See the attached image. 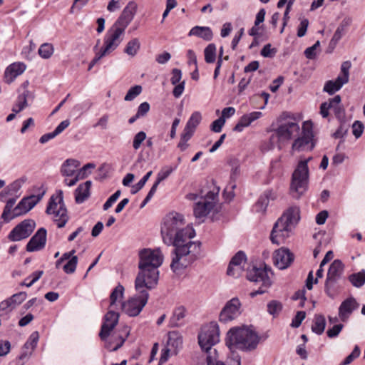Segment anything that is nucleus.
I'll use <instances>...</instances> for the list:
<instances>
[{
    "mask_svg": "<svg viewBox=\"0 0 365 365\" xmlns=\"http://www.w3.org/2000/svg\"><path fill=\"white\" fill-rule=\"evenodd\" d=\"M361 351L359 346L356 345L352 351V352L347 356L344 360L340 363V365H348L350 364L355 359L358 358L360 356Z\"/></svg>",
    "mask_w": 365,
    "mask_h": 365,
    "instance_id": "5fc2aeb1",
    "label": "nucleus"
},
{
    "mask_svg": "<svg viewBox=\"0 0 365 365\" xmlns=\"http://www.w3.org/2000/svg\"><path fill=\"white\" fill-rule=\"evenodd\" d=\"M78 264L77 256H73L68 262L63 265V269L67 274H72L76 271Z\"/></svg>",
    "mask_w": 365,
    "mask_h": 365,
    "instance_id": "09e8293b",
    "label": "nucleus"
},
{
    "mask_svg": "<svg viewBox=\"0 0 365 365\" xmlns=\"http://www.w3.org/2000/svg\"><path fill=\"white\" fill-rule=\"evenodd\" d=\"M142 92L141 86H135L131 87L127 92L124 100L126 101H131L134 98H135L138 96H139Z\"/></svg>",
    "mask_w": 365,
    "mask_h": 365,
    "instance_id": "3c124183",
    "label": "nucleus"
},
{
    "mask_svg": "<svg viewBox=\"0 0 365 365\" xmlns=\"http://www.w3.org/2000/svg\"><path fill=\"white\" fill-rule=\"evenodd\" d=\"M130 334V329L128 327H124L120 331H115L112 336V341L106 344V347L111 351H114L120 348Z\"/></svg>",
    "mask_w": 365,
    "mask_h": 365,
    "instance_id": "4be33fe9",
    "label": "nucleus"
},
{
    "mask_svg": "<svg viewBox=\"0 0 365 365\" xmlns=\"http://www.w3.org/2000/svg\"><path fill=\"white\" fill-rule=\"evenodd\" d=\"M245 263V254L242 251H239L232 258L227 270V274L230 276L238 277L242 273Z\"/></svg>",
    "mask_w": 365,
    "mask_h": 365,
    "instance_id": "a211bd4d",
    "label": "nucleus"
},
{
    "mask_svg": "<svg viewBox=\"0 0 365 365\" xmlns=\"http://www.w3.org/2000/svg\"><path fill=\"white\" fill-rule=\"evenodd\" d=\"M306 317V313L304 311H299L297 312V314L293 318L291 326L294 328H298L302 321Z\"/></svg>",
    "mask_w": 365,
    "mask_h": 365,
    "instance_id": "0e129e2a",
    "label": "nucleus"
},
{
    "mask_svg": "<svg viewBox=\"0 0 365 365\" xmlns=\"http://www.w3.org/2000/svg\"><path fill=\"white\" fill-rule=\"evenodd\" d=\"M182 346V336L177 331L169 332L166 347L171 350V354H177Z\"/></svg>",
    "mask_w": 365,
    "mask_h": 365,
    "instance_id": "a878e982",
    "label": "nucleus"
},
{
    "mask_svg": "<svg viewBox=\"0 0 365 365\" xmlns=\"http://www.w3.org/2000/svg\"><path fill=\"white\" fill-rule=\"evenodd\" d=\"M124 290V287L121 284H118L114 288L110 295V307H114L118 302L122 299Z\"/></svg>",
    "mask_w": 365,
    "mask_h": 365,
    "instance_id": "ea45409f",
    "label": "nucleus"
},
{
    "mask_svg": "<svg viewBox=\"0 0 365 365\" xmlns=\"http://www.w3.org/2000/svg\"><path fill=\"white\" fill-rule=\"evenodd\" d=\"M45 191L37 195L25 197L13 210V217H18L30 211L43 197Z\"/></svg>",
    "mask_w": 365,
    "mask_h": 365,
    "instance_id": "dca6fc26",
    "label": "nucleus"
},
{
    "mask_svg": "<svg viewBox=\"0 0 365 365\" xmlns=\"http://www.w3.org/2000/svg\"><path fill=\"white\" fill-rule=\"evenodd\" d=\"M269 273L272 274L271 269L266 264H264L263 267H253L252 269L247 272V278L248 280L255 283H261V287L257 291L250 293L252 297L265 293L271 286L272 282L269 275Z\"/></svg>",
    "mask_w": 365,
    "mask_h": 365,
    "instance_id": "9d476101",
    "label": "nucleus"
},
{
    "mask_svg": "<svg viewBox=\"0 0 365 365\" xmlns=\"http://www.w3.org/2000/svg\"><path fill=\"white\" fill-rule=\"evenodd\" d=\"M146 139V133L144 131L137 133L133 138V147L135 150H138L142 143Z\"/></svg>",
    "mask_w": 365,
    "mask_h": 365,
    "instance_id": "4d7b16f0",
    "label": "nucleus"
},
{
    "mask_svg": "<svg viewBox=\"0 0 365 365\" xmlns=\"http://www.w3.org/2000/svg\"><path fill=\"white\" fill-rule=\"evenodd\" d=\"M161 235L163 242L168 245H173L171 269L176 274L196 260L200 252L201 243L192 242L195 236V230L185 226L184 217L178 212L168 214L161 226Z\"/></svg>",
    "mask_w": 365,
    "mask_h": 365,
    "instance_id": "f257e3e1",
    "label": "nucleus"
},
{
    "mask_svg": "<svg viewBox=\"0 0 365 365\" xmlns=\"http://www.w3.org/2000/svg\"><path fill=\"white\" fill-rule=\"evenodd\" d=\"M95 165L93 163H87L82 168L78 170H76L75 176L78 179V180H83L88 176L90 172H88V169L94 168Z\"/></svg>",
    "mask_w": 365,
    "mask_h": 365,
    "instance_id": "603ef678",
    "label": "nucleus"
},
{
    "mask_svg": "<svg viewBox=\"0 0 365 365\" xmlns=\"http://www.w3.org/2000/svg\"><path fill=\"white\" fill-rule=\"evenodd\" d=\"M241 303L238 298L234 297L228 301L220 312L219 319L224 323L232 321L240 316Z\"/></svg>",
    "mask_w": 365,
    "mask_h": 365,
    "instance_id": "2eb2a0df",
    "label": "nucleus"
},
{
    "mask_svg": "<svg viewBox=\"0 0 365 365\" xmlns=\"http://www.w3.org/2000/svg\"><path fill=\"white\" fill-rule=\"evenodd\" d=\"M185 317V309L184 307H178L175 309L173 316L170 319L171 327H179L184 322Z\"/></svg>",
    "mask_w": 365,
    "mask_h": 365,
    "instance_id": "72a5a7b5",
    "label": "nucleus"
},
{
    "mask_svg": "<svg viewBox=\"0 0 365 365\" xmlns=\"http://www.w3.org/2000/svg\"><path fill=\"white\" fill-rule=\"evenodd\" d=\"M275 198L276 195L272 190L265 191L255 204L256 211L259 212H265L269 205V200H274Z\"/></svg>",
    "mask_w": 365,
    "mask_h": 365,
    "instance_id": "cd10ccee",
    "label": "nucleus"
},
{
    "mask_svg": "<svg viewBox=\"0 0 365 365\" xmlns=\"http://www.w3.org/2000/svg\"><path fill=\"white\" fill-rule=\"evenodd\" d=\"M300 220V210L297 206L289 207L274 223L270 240L277 245L284 242L293 233Z\"/></svg>",
    "mask_w": 365,
    "mask_h": 365,
    "instance_id": "20e7f679",
    "label": "nucleus"
},
{
    "mask_svg": "<svg viewBox=\"0 0 365 365\" xmlns=\"http://www.w3.org/2000/svg\"><path fill=\"white\" fill-rule=\"evenodd\" d=\"M119 315L117 312L110 310L104 317V322L101 326L99 336L103 341H106L110 332L118 322Z\"/></svg>",
    "mask_w": 365,
    "mask_h": 365,
    "instance_id": "f3484780",
    "label": "nucleus"
},
{
    "mask_svg": "<svg viewBox=\"0 0 365 365\" xmlns=\"http://www.w3.org/2000/svg\"><path fill=\"white\" fill-rule=\"evenodd\" d=\"M282 309V304L277 300H272L267 304V312L274 317L278 316Z\"/></svg>",
    "mask_w": 365,
    "mask_h": 365,
    "instance_id": "49530a36",
    "label": "nucleus"
},
{
    "mask_svg": "<svg viewBox=\"0 0 365 365\" xmlns=\"http://www.w3.org/2000/svg\"><path fill=\"white\" fill-rule=\"evenodd\" d=\"M27 297V294L25 292H20L11 296L9 300L12 302L14 307L16 305L21 304Z\"/></svg>",
    "mask_w": 365,
    "mask_h": 365,
    "instance_id": "6e6d98bb",
    "label": "nucleus"
},
{
    "mask_svg": "<svg viewBox=\"0 0 365 365\" xmlns=\"http://www.w3.org/2000/svg\"><path fill=\"white\" fill-rule=\"evenodd\" d=\"M326 327L325 318L323 315H315L314 322L312 326V330L317 334H322Z\"/></svg>",
    "mask_w": 365,
    "mask_h": 365,
    "instance_id": "4c0bfd02",
    "label": "nucleus"
},
{
    "mask_svg": "<svg viewBox=\"0 0 365 365\" xmlns=\"http://www.w3.org/2000/svg\"><path fill=\"white\" fill-rule=\"evenodd\" d=\"M26 180L27 178L25 176L14 180L7 187V194L10 195H16Z\"/></svg>",
    "mask_w": 365,
    "mask_h": 365,
    "instance_id": "79ce46f5",
    "label": "nucleus"
},
{
    "mask_svg": "<svg viewBox=\"0 0 365 365\" xmlns=\"http://www.w3.org/2000/svg\"><path fill=\"white\" fill-rule=\"evenodd\" d=\"M312 124L311 122H304L302 126V135L298 137L292 144L294 150H312L314 148L313 141Z\"/></svg>",
    "mask_w": 365,
    "mask_h": 365,
    "instance_id": "f8f14e48",
    "label": "nucleus"
},
{
    "mask_svg": "<svg viewBox=\"0 0 365 365\" xmlns=\"http://www.w3.org/2000/svg\"><path fill=\"white\" fill-rule=\"evenodd\" d=\"M46 212L52 215L53 220L57 222L59 228L63 227L68 220L67 210L63 202V191L59 190L49 199Z\"/></svg>",
    "mask_w": 365,
    "mask_h": 365,
    "instance_id": "6e6552de",
    "label": "nucleus"
},
{
    "mask_svg": "<svg viewBox=\"0 0 365 365\" xmlns=\"http://www.w3.org/2000/svg\"><path fill=\"white\" fill-rule=\"evenodd\" d=\"M202 120V115L199 111H195L188 119L182 132L193 135L196 128Z\"/></svg>",
    "mask_w": 365,
    "mask_h": 365,
    "instance_id": "c756f323",
    "label": "nucleus"
},
{
    "mask_svg": "<svg viewBox=\"0 0 365 365\" xmlns=\"http://www.w3.org/2000/svg\"><path fill=\"white\" fill-rule=\"evenodd\" d=\"M300 127L294 120H284L274 130L269 137V145L265 149L272 150L277 147L281 150L292 138L298 137Z\"/></svg>",
    "mask_w": 365,
    "mask_h": 365,
    "instance_id": "423d86ee",
    "label": "nucleus"
},
{
    "mask_svg": "<svg viewBox=\"0 0 365 365\" xmlns=\"http://www.w3.org/2000/svg\"><path fill=\"white\" fill-rule=\"evenodd\" d=\"M14 210V206L10 205L6 202V204L4 207V211L1 214V219L4 220V221L8 222L11 220L14 219L15 217H13L12 215H10L11 211Z\"/></svg>",
    "mask_w": 365,
    "mask_h": 365,
    "instance_id": "680f3d73",
    "label": "nucleus"
},
{
    "mask_svg": "<svg viewBox=\"0 0 365 365\" xmlns=\"http://www.w3.org/2000/svg\"><path fill=\"white\" fill-rule=\"evenodd\" d=\"M352 19L350 17H345L340 23L336 30L335 31L331 43L336 44L343 36L346 33L348 27L351 25Z\"/></svg>",
    "mask_w": 365,
    "mask_h": 365,
    "instance_id": "c85d7f7f",
    "label": "nucleus"
},
{
    "mask_svg": "<svg viewBox=\"0 0 365 365\" xmlns=\"http://www.w3.org/2000/svg\"><path fill=\"white\" fill-rule=\"evenodd\" d=\"M192 135H190L186 133L182 132L180 135V142L178 144V148H180L181 151H185L189 146L187 141L192 138Z\"/></svg>",
    "mask_w": 365,
    "mask_h": 365,
    "instance_id": "bf43d9fd",
    "label": "nucleus"
},
{
    "mask_svg": "<svg viewBox=\"0 0 365 365\" xmlns=\"http://www.w3.org/2000/svg\"><path fill=\"white\" fill-rule=\"evenodd\" d=\"M152 173H153L152 171L148 172L138 183H136L132 186V189H131L130 192L133 195L137 193L139 190H140L144 187L146 182L148 180V179L151 176Z\"/></svg>",
    "mask_w": 365,
    "mask_h": 365,
    "instance_id": "8fccbe9b",
    "label": "nucleus"
},
{
    "mask_svg": "<svg viewBox=\"0 0 365 365\" xmlns=\"http://www.w3.org/2000/svg\"><path fill=\"white\" fill-rule=\"evenodd\" d=\"M26 65L24 63L16 62L9 65L4 73L5 81L7 83H12L15 78L22 74L26 70Z\"/></svg>",
    "mask_w": 365,
    "mask_h": 365,
    "instance_id": "5701e85b",
    "label": "nucleus"
},
{
    "mask_svg": "<svg viewBox=\"0 0 365 365\" xmlns=\"http://www.w3.org/2000/svg\"><path fill=\"white\" fill-rule=\"evenodd\" d=\"M219 341L220 331L216 322H210L202 327L198 334V343L204 352L202 357L205 361L199 365H225L222 361L217 359V351L213 348ZM233 365H241L239 356L233 359Z\"/></svg>",
    "mask_w": 365,
    "mask_h": 365,
    "instance_id": "7ed1b4c3",
    "label": "nucleus"
},
{
    "mask_svg": "<svg viewBox=\"0 0 365 365\" xmlns=\"http://www.w3.org/2000/svg\"><path fill=\"white\" fill-rule=\"evenodd\" d=\"M350 282L356 287H361L365 283V270L351 274L349 277Z\"/></svg>",
    "mask_w": 365,
    "mask_h": 365,
    "instance_id": "37998d69",
    "label": "nucleus"
},
{
    "mask_svg": "<svg viewBox=\"0 0 365 365\" xmlns=\"http://www.w3.org/2000/svg\"><path fill=\"white\" fill-rule=\"evenodd\" d=\"M309 183V168L306 162H299L292 173L290 191L295 198L300 197L307 190Z\"/></svg>",
    "mask_w": 365,
    "mask_h": 365,
    "instance_id": "1a4fd4ad",
    "label": "nucleus"
},
{
    "mask_svg": "<svg viewBox=\"0 0 365 365\" xmlns=\"http://www.w3.org/2000/svg\"><path fill=\"white\" fill-rule=\"evenodd\" d=\"M188 36H195L209 41L212 39L213 34L211 29L208 26H196L191 29L189 31Z\"/></svg>",
    "mask_w": 365,
    "mask_h": 365,
    "instance_id": "7c9ffc66",
    "label": "nucleus"
},
{
    "mask_svg": "<svg viewBox=\"0 0 365 365\" xmlns=\"http://www.w3.org/2000/svg\"><path fill=\"white\" fill-rule=\"evenodd\" d=\"M29 93V91H25L18 96L16 103L12 108L14 113H18L27 106V97Z\"/></svg>",
    "mask_w": 365,
    "mask_h": 365,
    "instance_id": "58836bf2",
    "label": "nucleus"
},
{
    "mask_svg": "<svg viewBox=\"0 0 365 365\" xmlns=\"http://www.w3.org/2000/svg\"><path fill=\"white\" fill-rule=\"evenodd\" d=\"M262 115V113L260 111H255L243 115L234 127L233 130L242 132L244 128L249 126L252 122L261 118Z\"/></svg>",
    "mask_w": 365,
    "mask_h": 365,
    "instance_id": "393cba45",
    "label": "nucleus"
},
{
    "mask_svg": "<svg viewBox=\"0 0 365 365\" xmlns=\"http://www.w3.org/2000/svg\"><path fill=\"white\" fill-rule=\"evenodd\" d=\"M14 309L12 302L7 298L0 302V312H4L6 314L11 312Z\"/></svg>",
    "mask_w": 365,
    "mask_h": 365,
    "instance_id": "774afa93",
    "label": "nucleus"
},
{
    "mask_svg": "<svg viewBox=\"0 0 365 365\" xmlns=\"http://www.w3.org/2000/svg\"><path fill=\"white\" fill-rule=\"evenodd\" d=\"M319 45L320 43L317 41L312 46L306 48L304 51L305 56L309 59L314 58L317 56L316 49L319 46Z\"/></svg>",
    "mask_w": 365,
    "mask_h": 365,
    "instance_id": "338daca9",
    "label": "nucleus"
},
{
    "mask_svg": "<svg viewBox=\"0 0 365 365\" xmlns=\"http://www.w3.org/2000/svg\"><path fill=\"white\" fill-rule=\"evenodd\" d=\"M339 279L327 277L325 282L324 291L331 298H334L337 292V282Z\"/></svg>",
    "mask_w": 365,
    "mask_h": 365,
    "instance_id": "e433bc0d",
    "label": "nucleus"
},
{
    "mask_svg": "<svg viewBox=\"0 0 365 365\" xmlns=\"http://www.w3.org/2000/svg\"><path fill=\"white\" fill-rule=\"evenodd\" d=\"M216 46L210 43L204 50L205 61L207 63H212L216 60Z\"/></svg>",
    "mask_w": 365,
    "mask_h": 365,
    "instance_id": "c03bdc74",
    "label": "nucleus"
},
{
    "mask_svg": "<svg viewBox=\"0 0 365 365\" xmlns=\"http://www.w3.org/2000/svg\"><path fill=\"white\" fill-rule=\"evenodd\" d=\"M43 274V271L42 270L34 272L26 277L25 280L20 284V285L30 287L41 277Z\"/></svg>",
    "mask_w": 365,
    "mask_h": 365,
    "instance_id": "a18cd8bd",
    "label": "nucleus"
},
{
    "mask_svg": "<svg viewBox=\"0 0 365 365\" xmlns=\"http://www.w3.org/2000/svg\"><path fill=\"white\" fill-rule=\"evenodd\" d=\"M91 181L88 180L80 184L75 190V200L78 204L83 202L90 196V188L91 187Z\"/></svg>",
    "mask_w": 365,
    "mask_h": 365,
    "instance_id": "bb28decb",
    "label": "nucleus"
},
{
    "mask_svg": "<svg viewBox=\"0 0 365 365\" xmlns=\"http://www.w3.org/2000/svg\"><path fill=\"white\" fill-rule=\"evenodd\" d=\"M137 285V282L135 281L136 295L121 304L123 311L130 317L138 316L147 304L149 298L148 292L149 289L147 288V285L141 284L140 287Z\"/></svg>",
    "mask_w": 365,
    "mask_h": 365,
    "instance_id": "0eeeda50",
    "label": "nucleus"
},
{
    "mask_svg": "<svg viewBox=\"0 0 365 365\" xmlns=\"http://www.w3.org/2000/svg\"><path fill=\"white\" fill-rule=\"evenodd\" d=\"M139 272L135 278L138 287L140 284L147 285L148 289L156 287L159 279L158 268L163 262V255L160 249L144 248L138 253Z\"/></svg>",
    "mask_w": 365,
    "mask_h": 365,
    "instance_id": "f03ea898",
    "label": "nucleus"
},
{
    "mask_svg": "<svg viewBox=\"0 0 365 365\" xmlns=\"http://www.w3.org/2000/svg\"><path fill=\"white\" fill-rule=\"evenodd\" d=\"M36 223L33 220H24L18 224L8 235L9 240L16 242L27 238L35 229Z\"/></svg>",
    "mask_w": 365,
    "mask_h": 365,
    "instance_id": "4468645a",
    "label": "nucleus"
},
{
    "mask_svg": "<svg viewBox=\"0 0 365 365\" xmlns=\"http://www.w3.org/2000/svg\"><path fill=\"white\" fill-rule=\"evenodd\" d=\"M229 163H230V166L232 167L231 179H235L240 174L239 161L237 159L233 158L229 161Z\"/></svg>",
    "mask_w": 365,
    "mask_h": 365,
    "instance_id": "e2e57ef3",
    "label": "nucleus"
},
{
    "mask_svg": "<svg viewBox=\"0 0 365 365\" xmlns=\"http://www.w3.org/2000/svg\"><path fill=\"white\" fill-rule=\"evenodd\" d=\"M344 265L339 259H335L329 266L327 277L340 279L343 272Z\"/></svg>",
    "mask_w": 365,
    "mask_h": 365,
    "instance_id": "c9c22d12",
    "label": "nucleus"
},
{
    "mask_svg": "<svg viewBox=\"0 0 365 365\" xmlns=\"http://www.w3.org/2000/svg\"><path fill=\"white\" fill-rule=\"evenodd\" d=\"M137 8L138 5L134 1H129L114 24L125 29L133 19Z\"/></svg>",
    "mask_w": 365,
    "mask_h": 365,
    "instance_id": "6ab92c4d",
    "label": "nucleus"
},
{
    "mask_svg": "<svg viewBox=\"0 0 365 365\" xmlns=\"http://www.w3.org/2000/svg\"><path fill=\"white\" fill-rule=\"evenodd\" d=\"M39 335L38 331H34L28 339L27 341L25 343L24 348L26 349H31L29 353L27 352H23L21 356L20 359H24L26 356L31 354V351L36 348L38 341Z\"/></svg>",
    "mask_w": 365,
    "mask_h": 365,
    "instance_id": "f704fd0d",
    "label": "nucleus"
},
{
    "mask_svg": "<svg viewBox=\"0 0 365 365\" xmlns=\"http://www.w3.org/2000/svg\"><path fill=\"white\" fill-rule=\"evenodd\" d=\"M125 31L123 28L113 24L104 36L103 46L111 53L114 51L123 41Z\"/></svg>",
    "mask_w": 365,
    "mask_h": 365,
    "instance_id": "ddd939ff",
    "label": "nucleus"
},
{
    "mask_svg": "<svg viewBox=\"0 0 365 365\" xmlns=\"http://www.w3.org/2000/svg\"><path fill=\"white\" fill-rule=\"evenodd\" d=\"M140 47V41L135 38L129 41L124 49V52L130 56H135Z\"/></svg>",
    "mask_w": 365,
    "mask_h": 365,
    "instance_id": "a19ab883",
    "label": "nucleus"
},
{
    "mask_svg": "<svg viewBox=\"0 0 365 365\" xmlns=\"http://www.w3.org/2000/svg\"><path fill=\"white\" fill-rule=\"evenodd\" d=\"M358 307L359 304L353 297H349L344 300L339 308V316L342 322H345L352 312L356 309Z\"/></svg>",
    "mask_w": 365,
    "mask_h": 365,
    "instance_id": "b1692460",
    "label": "nucleus"
},
{
    "mask_svg": "<svg viewBox=\"0 0 365 365\" xmlns=\"http://www.w3.org/2000/svg\"><path fill=\"white\" fill-rule=\"evenodd\" d=\"M351 63L349 61H344L341 65V72L338 77L336 78V81L341 87L349 82V70L351 68Z\"/></svg>",
    "mask_w": 365,
    "mask_h": 365,
    "instance_id": "473e14b6",
    "label": "nucleus"
},
{
    "mask_svg": "<svg viewBox=\"0 0 365 365\" xmlns=\"http://www.w3.org/2000/svg\"><path fill=\"white\" fill-rule=\"evenodd\" d=\"M341 86L336 83V81H328L326 82L323 91L328 93L329 95L334 94L335 92L339 91Z\"/></svg>",
    "mask_w": 365,
    "mask_h": 365,
    "instance_id": "864d4df0",
    "label": "nucleus"
},
{
    "mask_svg": "<svg viewBox=\"0 0 365 365\" xmlns=\"http://www.w3.org/2000/svg\"><path fill=\"white\" fill-rule=\"evenodd\" d=\"M259 342V336L251 327H233L227 334L226 345L230 349L242 351L255 349Z\"/></svg>",
    "mask_w": 365,
    "mask_h": 365,
    "instance_id": "39448f33",
    "label": "nucleus"
},
{
    "mask_svg": "<svg viewBox=\"0 0 365 365\" xmlns=\"http://www.w3.org/2000/svg\"><path fill=\"white\" fill-rule=\"evenodd\" d=\"M175 170L172 167H165L158 173L156 182L160 184L163 180H165Z\"/></svg>",
    "mask_w": 365,
    "mask_h": 365,
    "instance_id": "13d9d810",
    "label": "nucleus"
},
{
    "mask_svg": "<svg viewBox=\"0 0 365 365\" xmlns=\"http://www.w3.org/2000/svg\"><path fill=\"white\" fill-rule=\"evenodd\" d=\"M46 242V230L41 227L30 239L26 245L28 252H36L44 248Z\"/></svg>",
    "mask_w": 365,
    "mask_h": 365,
    "instance_id": "412c9836",
    "label": "nucleus"
},
{
    "mask_svg": "<svg viewBox=\"0 0 365 365\" xmlns=\"http://www.w3.org/2000/svg\"><path fill=\"white\" fill-rule=\"evenodd\" d=\"M364 128V127L363 123L359 120H356L352 125L353 135L356 138H359L362 135Z\"/></svg>",
    "mask_w": 365,
    "mask_h": 365,
    "instance_id": "69168bd1",
    "label": "nucleus"
},
{
    "mask_svg": "<svg viewBox=\"0 0 365 365\" xmlns=\"http://www.w3.org/2000/svg\"><path fill=\"white\" fill-rule=\"evenodd\" d=\"M218 192L209 191L205 197H200L193 208L194 215L197 219L206 217L214 208Z\"/></svg>",
    "mask_w": 365,
    "mask_h": 365,
    "instance_id": "9b49d317",
    "label": "nucleus"
},
{
    "mask_svg": "<svg viewBox=\"0 0 365 365\" xmlns=\"http://www.w3.org/2000/svg\"><path fill=\"white\" fill-rule=\"evenodd\" d=\"M121 192L120 190L115 191L109 198L106 200V202L103 205V210H107L116 202V200L120 196Z\"/></svg>",
    "mask_w": 365,
    "mask_h": 365,
    "instance_id": "052dcab7",
    "label": "nucleus"
},
{
    "mask_svg": "<svg viewBox=\"0 0 365 365\" xmlns=\"http://www.w3.org/2000/svg\"><path fill=\"white\" fill-rule=\"evenodd\" d=\"M293 260V254L286 248H280L275 251L273 256L274 264L280 269L287 268Z\"/></svg>",
    "mask_w": 365,
    "mask_h": 365,
    "instance_id": "aec40b11",
    "label": "nucleus"
},
{
    "mask_svg": "<svg viewBox=\"0 0 365 365\" xmlns=\"http://www.w3.org/2000/svg\"><path fill=\"white\" fill-rule=\"evenodd\" d=\"M80 165V163L74 159H68L62 165L61 168V174L63 176L71 177L75 175L76 168Z\"/></svg>",
    "mask_w": 365,
    "mask_h": 365,
    "instance_id": "2f4dec72",
    "label": "nucleus"
},
{
    "mask_svg": "<svg viewBox=\"0 0 365 365\" xmlns=\"http://www.w3.org/2000/svg\"><path fill=\"white\" fill-rule=\"evenodd\" d=\"M53 53V47L52 44L48 43H43L38 49V54L44 59L49 58L52 56Z\"/></svg>",
    "mask_w": 365,
    "mask_h": 365,
    "instance_id": "de8ad7c7",
    "label": "nucleus"
}]
</instances>
